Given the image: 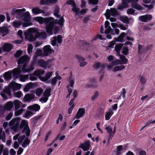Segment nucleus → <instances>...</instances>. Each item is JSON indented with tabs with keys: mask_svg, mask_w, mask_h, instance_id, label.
I'll use <instances>...</instances> for the list:
<instances>
[{
	"mask_svg": "<svg viewBox=\"0 0 155 155\" xmlns=\"http://www.w3.org/2000/svg\"><path fill=\"white\" fill-rule=\"evenodd\" d=\"M19 121L17 118L12 119L9 123V125L12 126V129L15 131L19 125Z\"/></svg>",
	"mask_w": 155,
	"mask_h": 155,
	"instance_id": "nucleus-8",
	"label": "nucleus"
},
{
	"mask_svg": "<svg viewBox=\"0 0 155 155\" xmlns=\"http://www.w3.org/2000/svg\"><path fill=\"white\" fill-rule=\"evenodd\" d=\"M21 72L20 68H15L12 71H8L5 73L4 77L6 80H10L12 78V75L16 78L17 75Z\"/></svg>",
	"mask_w": 155,
	"mask_h": 155,
	"instance_id": "nucleus-6",
	"label": "nucleus"
},
{
	"mask_svg": "<svg viewBox=\"0 0 155 155\" xmlns=\"http://www.w3.org/2000/svg\"><path fill=\"white\" fill-rule=\"evenodd\" d=\"M48 99V98H47L45 97H44L39 99V101L41 102L45 103L47 102Z\"/></svg>",
	"mask_w": 155,
	"mask_h": 155,
	"instance_id": "nucleus-61",
	"label": "nucleus"
},
{
	"mask_svg": "<svg viewBox=\"0 0 155 155\" xmlns=\"http://www.w3.org/2000/svg\"><path fill=\"white\" fill-rule=\"evenodd\" d=\"M127 13L128 14L133 15H136L137 14V13H135V10L132 8H130L128 9L127 11Z\"/></svg>",
	"mask_w": 155,
	"mask_h": 155,
	"instance_id": "nucleus-53",
	"label": "nucleus"
},
{
	"mask_svg": "<svg viewBox=\"0 0 155 155\" xmlns=\"http://www.w3.org/2000/svg\"><path fill=\"white\" fill-rule=\"evenodd\" d=\"M14 96L18 98H20L22 96V94L21 91H18L14 93Z\"/></svg>",
	"mask_w": 155,
	"mask_h": 155,
	"instance_id": "nucleus-57",
	"label": "nucleus"
},
{
	"mask_svg": "<svg viewBox=\"0 0 155 155\" xmlns=\"http://www.w3.org/2000/svg\"><path fill=\"white\" fill-rule=\"evenodd\" d=\"M90 146V141L89 140H87L83 143H81L78 147L81 148L84 151H87L84 155H89L90 152L88 150L89 149Z\"/></svg>",
	"mask_w": 155,
	"mask_h": 155,
	"instance_id": "nucleus-7",
	"label": "nucleus"
},
{
	"mask_svg": "<svg viewBox=\"0 0 155 155\" xmlns=\"http://www.w3.org/2000/svg\"><path fill=\"white\" fill-rule=\"evenodd\" d=\"M134 2L132 4V7L139 10H141L142 9V7L140 5L136 3V2Z\"/></svg>",
	"mask_w": 155,
	"mask_h": 155,
	"instance_id": "nucleus-35",
	"label": "nucleus"
},
{
	"mask_svg": "<svg viewBox=\"0 0 155 155\" xmlns=\"http://www.w3.org/2000/svg\"><path fill=\"white\" fill-rule=\"evenodd\" d=\"M110 23L108 21H106L105 23V27L106 29L105 31V33L106 34L108 33L111 30V28L109 26Z\"/></svg>",
	"mask_w": 155,
	"mask_h": 155,
	"instance_id": "nucleus-27",
	"label": "nucleus"
},
{
	"mask_svg": "<svg viewBox=\"0 0 155 155\" xmlns=\"http://www.w3.org/2000/svg\"><path fill=\"white\" fill-rule=\"evenodd\" d=\"M35 95L33 94H27L24 97L23 100L25 101H30L35 99Z\"/></svg>",
	"mask_w": 155,
	"mask_h": 155,
	"instance_id": "nucleus-21",
	"label": "nucleus"
},
{
	"mask_svg": "<svg viewBox=\"0 0 155 155\" xmlns=\"http://www.w3.org/2000/svg\"><path fill=\"white\" fill-rule=\"evenodd\" d=\"M13 140H18V142L19 144H21L23 147L25 148L29 145L30 140L27 137H26L25 135H21L20 134H18L15 135L13 137Z\"/></svg>",
	"mask_w": 155,
	"mask_h": 155,
	"instance_id": "nucleus-5",
	"label": "nucleus"
},
{
	"mask_svg": "<svg viewBox=\"0 0 155 155\" xmlns=\"http://www.w3.org/2000/svg\"><path fill=\"white\" fill-rule=\"evenodd\" d=\"M122 46L123 45L122 44H120L116 45L115 47V49L118 55L119 54H120V50Z\"/></svg>",
	"mask_w": 155,
	"mask_h": 155,
	"instance_id": "nucleus-45",
	"label": "nucleus"
},
{
	"mask_svg": "<svg viewBox=\"0 0 155 155\" xmlns=\"http://www.w3.org/2000/svg\"><path fill=\"white\" fill-rule=\"evenodd\" d=\"M120 20L125 24L129 23V19L127 16H122L120 17Z\"/></svg>",
	"mask_w": 155,
	"mask_h": 155,
	"instance_id": "nucleus-44",
	"label": "nucleus"
},
{
	"mask_svg": "<svg viewBox=\"0 0 155 155\" xmlns=\"http://www.w3.org/2000/svg\"><path fill=\"white\" fill-rule=\"evenodd\" d=\"M99 96V93L98 91L95 92L93 95L91 97V99L92 101H95Z\"/></svg>",
	"mask_w": 155,
	"mask_h": 155,
	"instance_id": "nucleus-33",
	"label": "nucleus"
},
{
	"mask_svg": "<svg viewBox=\"0 0 155 155\" xmlns=\"http://www.w3.org/2000/svg\"><path fill=\"white\" fill-rule=\"evenodd\" d=\"M9 89V87L8 88L6 87L4 89L2 92L10 95H11V93Z\"/></svg>",
	"mask_w": 155,
	"mask_h": 155,
	"instance_id": "nucleus-55",
	"label": "nucleus"
},
{
	"mask_svg": "<svg viewBox=\"0 0 155 155\" xmlns=\"http://www.w3.org/2000/svg\"><path fill=\"white\" fill-rule=\"evenodd\" d=\"M145 48L141 45H139L138 46V52L140 54H142L145 51Z\"/></svg>",
	"mask_w": 155,
	"mask_h": 155,
	"instance_id": "nucleus-46",
	"label": "nucleus"
},
{
	"mask_svg": "<svg viewBox=\"0 0 155 155\" xmlns=\"http://www.w3.org/2000/svg\"><path fill=\"white\" fill-rule=\"evenodd\" d=\"M5 134L4 131L2 132V128H0V139H2L3 142L5 141Z\"/></svg>",
	"mask_w": 155,
	"mask_h": 155,
	"instance_id": "nucleus-38",
	"label": "nucleus"
},
{
	"mask_svg": "<svg viewBox=\"0 0 155 155\" xmlns=\"http://www.w3.org/2000/svg\"><path fill=\"white\" fill-rule=\"evenodd\" d=\"M28 75H21L20 77V80L21 81L24 82L28 79Z\"/></svg>",
	"mask_w": 155,
	"mask_h": 155,
	"instance_id": "nucleus-51",
	"label": "nucleus"
},
{
	"mask_svg": "<svg viewBox=\"0 0 155 155\" xmlns=\"http://www.w3.org/2000/svg\"><path fill=\"white\" fill-rule=\"evenodd\" d=\"M22 51L21 50L17 51L14 54V56L16 58L18 57L22 54Z\"/></svg>",
	"mask_w": 155,
	"mask_h": 155,
	"instance_id": "nucleus-60",
	"label": "nucleus"
},
{
	"mask_svg": "<svg viewBox=\"0 0 155 155\" xmlns=\"http://www.w3.org/2000/svg\"><path fill=\"white\" fill-rule=\"evenodd\" d=\"M23 131L25 132V134L27 137L29 136L30 134V131L29 127H28L25 128H24Z\"/></svg>",
	"mask_w": 155,
	"mask_h": 155,
	"instance_id": "nucleus-54",
	"label": "nucleus"
},
{
	"mask_svg": "<svg viewBox=\"0 0 155 155\" xmlns=\"http://www.w3.org/2000/svg\"><path fill=\"white\" fill-rule=\"evenodd\" d=\"M31 11L32 13L34 15H37L43 12V10L40 9L38 7H35L33 8L31 10Z\"/></svg>",
	"mask_w": 155,
	"mask_h": 155,
	"instance_id": "nucleus-24",
	"label": "nucleus"
},
{
	"mask_svg": "<svg viewBox=\"0 0 155 155\" xmlns=\"http://www.w3.org/2000/svg\"><path fill=\"white\" fill-rule=\"evenodd\" d=\"M12 25L14 27L18 28L22 24V22L20 21H15L12 23Z\"/></svg>",
	"mask_w": 155,
	"mask_h": 155,
	"instance_id": "nucleus-39",
	"label": "nucleus"
},
{
	"mask_svg": "<svg viewBox=\"0 0 155 155\" xmlns=\"http://www.w3.org/2000/svg\"><path fill=\"white\" fill-rule=\"evenodd\" d=\"M85 110L83 108H79L78 111L75 117L78 119L82 117L85 114Z\"/></svg>",
	"mask_w": 155,
	"mask_h": 155,
	"instance_id": "nucleus-18",
	"label": "nucleus"
},
{
	"mask_svg": "<svg viewBox=\"0 0 155 155\" xmlns=\"http://www.w3.org/2000/svg\"><path fill=\"white\" fill-rule=\"evenodd\" d=\"M33 20L40 24L45 23L46 24V31L50 35L53 34L52 30L54 27V24H58L62 26L64 21L62 17L60 18L59 21L58 19L54 20L52 17L44 18L41 17H35L33 18Z\"/></svg>",
	"mask_w": 155,
	"mask_h": 155,
	"instance_id": "nucleus-1",
	"label": "nucleus"
},
{
	"mask_svg": "<svg viewBox=\"0 0 155 155\" xmlns=\"http://www.w3.org/2000/svg\"><path fill=\"white\" fill-rule=\"evenodd\" d=\"M33 47L32 45L29 44L28 45V54H30L31 53L33 49Z\"/></svg>",
	"mask_w": 155,
	"mask_h": 155,
	"instance_id": "nucleus-58",
	"label": "nucleus"
},
{
	"mask_svg": "<svg viewBox=\"0 0 155 155\" xmlns=\"http://www.w3.org/2000/svg\"><path fill=\"white\" fill-rule=\"evenodd\" d=\"M34 113L31 111H28L25 114L24 117L27 119L29 118L30 117L32 116Z\"/></svg>",
	"mask_w": 155,
	"mask_h": 155,
	"instance_id": "nucleus-42",
	"label": "nucleus"
},
{
	"mask_svg": "<svg viewBox=\"0 0 155 155\" xmlns=\"http://www.w3.org/2000/svg\"><path fill=\"white\" fill-rule=\"evenodd\" d=\"M57 81V78L56 77H54L53 78L51 79V80L49 81H50V83L51 84L54 86L56 84ZM48 82V81L47 82V83Z\"/></svg>",
	"mask_w": 155,
	"mask_h": 155,
	"instance_id": "nucleus-52",
	"label": "nucleus"
},
{
	"mask_svg": "<svg viewBox=\"0 0 155 155\" xmlns=\"http://www.w3.org/2000/svg\"><path fill=\"white\" fill-rule=\"evenodd\" d=\"M24 110L22 109H20L19 110H15V116H18L21 114L23 112Z\"/></svg>",
	"mask_w": 155,
	"mask_h": 155,
	"instance_id": "nucleus-56",
	"label": "nucleus"
},
{
	"mask_svg": "<svg viewBox=\"0 0 155 155\" xmlns=\"http://www.w3.org/2000/svg\"><path fill=\"white\" fill-rule=\"evenodd\" d=\"M59 11V8L58 6H56L54 10V15L57 18L60 17V15L58 14Z\"/></svg>",
	"mask_w": 155,
	"mask_h": 155,
	"instance_id": "nucleus-49",
	"label": "nucleus"
},
{
	"mask_svg": "<svg viewBox=\"0 0 155 155\" xmlns=\"http://www.w3.org/2000/svg\"><path fill=\"white\" fill-rule=\"evenodd\" d=\"M9 30L6 27L0 28V34L2 37L6 35L8 32Z\"/></svg>",
	"mask_w": 155,
	"mask_h": 155,
	"instance_id": "nucleus-20",
	"label": "nucleus"
},
{
	"mask_svg": "<svg viewBox=\"0 0 155 155\" xmlns=\"http://www.w3.org/2000/svg\"><path fill=\"white\" fill-rule=\"evenodd\" d=\"M122 146L120 145L117 147V150L116 151V155H120L122 153L121 150H123Z\"/></svg>",
	"mask_w": 155,
	"mask_h": 155,
	"instance_id": "nucleus-43",
	"label": "nucleus"
},
{
	"mask_svg": "<svg viewBox=\"0 0 155 155\" xmlns=\"http://www.w3.org/2000/svg\"><path fill=\"white\" fill-rule=\"evenodd\" d=\"M49 60L45 61L43 59L39 60L37 62V64L41 67L46 68L47 66L49 67H50L49 65Z\"/></svg>",
	"mask_w": 155,
	"mask_h": 155,
	"instance_id": "nucleus-15",
	"label": "nucleus"
},
{
	"mask_svg": "<svg viewBox=\"0 0 155 155\" xmlns=\"http://www.w3.org/2000/svg\"><path fill=\"white\" fill-rule=\"evenodd\" d=\"M118 55L120 57V58L121 60V64H126L127 62L128 59L125 58V56L120 54H119Z\"/></svg>",
	"mask_w": 155,
	"mask_h": 155,
	"instance_id": "nucleus-28",
	"label": "nucleus"
},
{
	"mask_svg": "<svg viewBox=\"0 0 155 155\" xmlns=\"http://www.w3.org/2000/svg\"><path fill=\"white\" fill-rule=\"evenodd\" d=\"M140 82L142 84H143L146 83V80L143 76H141L140 78Z\"/></svg>",
	"mask_w": 155,
	"mask_h": 155,
	"instance_id": "nucleus-62",
	"label": "nucleus"
},
{
	"mask_svg": "<svg viewBox=\"0 0 155 155\" xmlns=\"http://www.w3.org/2000/svg\"><path fill=\"white\" fill-rule=\"evenodd\" d=\"M112 64L114 66L118 64H121L120 60L117 59H114V61H112Z\"/></svg>",
	"mask_w": 155,
	"mask_h": 155,
	"instance_id": "nucleus-48",
	"label": "nucleus"
},
{
	"mask_svg": "<svg viewBox=\"0 0 155 155\" xmlns=\"http://www.w3.org/2000/svg\"><path fill=\"white\" fill-rule=\"evenodd\" d=\"M152 18V16L151 15L147 14L140 16L139 19L141 21L147 22L151 20Z\"/></svg>",
	"mask_w": 155,
	"mask_h": 155,
	"instance_id": "nucleus-11",
	"label": "nucleus"
},
{
	"mask_svg": "<svg viewBox=\"0 0 155 155\" xmlns=\"http://www.w3.org/2000/svg\"><path fill=\"white\" fill-rule=\"evenodd\" d=\"M28 127V123L27 121L25 120H22L21 121L20 127L21 129L23 128H25Z\"/></svg>",
	"mask_w": 155,
	"mask_h": 155,
	"instance_id": "nucleus-29",
	"label": "nucleus"
},
{
	"mask_svg": "<svg viewBox=\"0 0 155 155\" xmlns=\"http://www.w3.org/2000/svg\"><path fill=\"white\" fill-rule=\"evenodd\" d=\"M128 51V48L127 47H124L123 48L122 53L124 55H127Z\"/></svg>",
	"mask_w": 155,
	"mask_h": 155,
	"instance_id": "nucleus-59",
	"label": "nucleus"
},
{
	"mask_svg": "<svg viewBox=\"0 0 155 155\" xmlns=\"http://www.w3.org/2000/svg\"><path fill=\"white\" fill-rule=\"evenodd\" d=\"M106 16L108 18H110L111 16H114L118 14L117 11L115 8H113L110 10L107 9L106 10Z\"/></svg>",
	"mask_w": 155,
	"mask_h": 155,
	"instance_id": "nucleus-10",
	"label": "nucleus"
},
{
	"mask_svg": "<svg viewBox=\"0 0 155 155\" xmlns=\"http://www.w3.org/2000/svg\"><path fill=\"white\" fill-rule=\"evenodd\" d=\"M74 79L73 78H72L71 75L70 76L69 79V85L68 86H71V88L73 87V85L74 83Z\"/></svg>",
	"mask_w": 155,
	"mask_h": 155,
	"instance_id": "nucleus-47",
	"label": "nucleus"
},
{
	"mask_svg": "<svg viewBox=\"0 0 155 155\" xmlns=\"http://www.w3.org/2000/svg\"><path fill=\"white\" fill-rule=\"evenodd\" d=\"M34 85L33 84L30 82L26 84L24 89V91L26 92H27L31 89L33 88L34 87Z\"/></svg>",
	"mask_w": 155,
	"mask_h": 155,
	"instance_id": "nucleus-25",
	"label": "nucleus"
},
{
	"mask_svg": "<svg viewBox=\"0 0 155 155\" xmlns=\"http://www.w3.org/2000/svg\"><path fill=\"white\" fill-rule=\"evenodd\" d=\"M52 74V72H48L46 74L45 77L40 76L39 78L41 81L45 82L47 81L50 78Z\"/></svg>",
	"mask_w": 155,
	"mask_h": 155,
	"instance_id": "nucleus-19",
	"label": "nucleus"
},
{
	"mask_svg": "<svg viewBox=\"0 0 155 155\" xmlns=\"http://www.w3.org/2000/svg\"><path fill=\"white\" fill-rule=\"evenodd\" d=\"M51 44L53 46H55L56 45V41L58 43L61 44L62 41V37L61 35H58L57 37H54L51 38Z\"/></svg>",
	"mask_w": 155,
	"mask_h": 155,
	"instance_id": "nucleus-14",
	"label": "nucleus"
},
{
	"mask_svg": "<svg viewBox=\"0 0 155 155\" xmlns=\"http://www.w3.org/2000/svg\"><path fill=\"white\" fill-rule=\"evenodd\" d=\"M93 67L95 69L101 68L102 70H103L105 68V66L103 63L100 62H96L93 65Z\"/></svg>",
	"mask_w": 155,
	"mask_h": 155,
	"instance_id": "nucleus-23",
	"label": "nucleus"
},
{
	"mask_svg": "<svg viewBox=\"0 0 155 155\" xmlns=\"http://www.w3.org/2000/svg\"><path fill=\"white\" fill-rule=\"evenodd\" d=\"M8 87L10 89L15 91L20 90L21 87V85L14 81H12L9 84Z\"/></svg>",
	"mask_w": 155,
	"mask_h": 155,
	"instance_id": "nucleus-9",
	"label": "nucleus"
},
{
	"mask_svg": "<svg viewBox=\"0 0 155 155\" xmlns=\"http://www.w3.org/2000/svg\"><path fill=\"white\" fill-rule=\"evenodd\" d=\"M106 129L107 130V133L109 134H111L112 129L110 126H107L106 127Z\"/></svg>",
	"mask_w": 155,
	"mask_h": 155,
	"instance_id": "nucleus-64",
	"label": "nucleus"
},
{
	"mask_svg": "<svg viewBox=\"0 0 155 155\" xmlns=\"http://www.w3.org/2000/svg\"><path fill=\"white\" fill-rule=\"evenodd\" d=\"M40 106L37 104H35L32 106H29L28 107V109L35 111H38L40 110Z\"/></svg>",
	"mask_w": 155,
	"mask_h": 155,
	"instance_id": "nucleus-22",
	"label": "nucleus"
},
{
	"mask_svg": "<svg viewBox=\"0 0 155 155\" xmlns=\"http://www.w3.org/2000/svg\"><path fill=\"white\" fill-rule=\"evenodd\" d=\"M72 10L77 15H81L85 13L86 12V9H83L81 11H80L79 9L76 6H74L72 8Z\"/></svg>",
	"mask_w": 155,
	"mask_h": 155,
	"instance_id": "nucleus-17",
	"label": "nucleus"
},
{
	"mask_svg": "<svg viewBox=\"0 0 155 155\" xmlns=\"http://www.w3.org/2000/svg\"><path fill=\"white\" fill-rule=\"evenodd\" d=\"M67 3L68 5H72L73 6V8L75 6V3L74 2V1H73V0H69L67 2Z\"/></svg>",
	"mask_w": 155,
	"mask_h": 155,
	"instance_id": "nucleus-63",
	"label": "nucleus"
},
{
	"mask_svg": "<svg viewBox=\"0 0 155 155\" xmlns=\"http://www.w3.org/2000/svg\"><path fill=\"white\" fill-rule=\"evenodd\" d=\"M43 54L45 56H47L50 55L52 52H54V50L51 48L49 45H47L43 48Z\"/></svg>",
	"mask_w": 155,
	"mask_h": 155,
	"instance_id": "nucleus-13",
	"label": "nucleus"
},
{
	"mask_svg": "<svg viewBox=\"0 0 155 155\" xmlns=\"http://www.w3.org/2000/svg\"><path fill=\"white\" fill-rule=\"evenodd\" d=\"M25 38L29 42L35 41L39 37L43 39H45L47 38V34L45 31L39 33L35 28H30L27 31L24 33Z\"/></svg>",
	"mask_w": 155,
	"mask_h": 155,
	"instance_id": "nucleus-2",
	"label": "nucleus"
},
{
	"mask_svg": "<svg viewBox=\"0 0 155 155\" xmlns=\"http://www.w3.org/2000/svg\"><path fill=\"white\" fill-rule=\"evenodd\" d=\"M119 29L117 28H114L113 29L111 30L109 33H110L111 34L113 35H115V34L118 35L119 34Z\"/></svg>",
	"mask_w": 155,
	"mask_h": 155,
	"instance_id": "nucleus-50",
	"label": "nucleus"
},
{
	"mask_svg": "<svg viewBox=\"0 0 155 155\" xmlns=\"http://www.w3.org/2000/svg\"><path fill=\"white\" fill-rule=\"evenodd\" d=\"M51 89L50 88L46 89L45 91L43 93V95L44 97H45L47 98H48L50 95V92Z\"/></svg>",
	"mask_w": 155,
	"mask_h": 155,
	"instance_id": "nucleus-40",
	"label": "nucleus"
},
{
	"mask_svg": "<svg viewBox=\"0 0 155 155\" xmlns=\"http://www.w3.org/2000/svg\"><path fill=\"white\" fill-rule=\"evenodd\" d=\"M13 46L9 44H5L3 46V49L4 51H9L12 49Z\"/></svg>",
	"mask_w": 155,
	"mask_h": 155,
	"instance_id": "nucleus-26",
	"label": "nucleus"
},
{
	"mask_svg": "<svg viewBox=\"0 0 155 155\" xmlns=\"http://www.w3.org/2000/svg\"><path fill=\"white\" fill-rule=\"evenodd\" d=\"M128 6L127 4L125 2H122L119 4L118 6V9H121L127 7Z\"/></svg>",
	"mask_w": 155,
	"mask_h": 155,
	"instance_id": "nucleus-41",
	"label": "nucleus"
},
{
	"mask_svg": "<svg viewBox=\"0 0 155 155\" xmlns=\"http://www.w3.org/2000/svg\"><path fill=\"white\" fill-rule=\"evenodd\" d=\"M76 58L78 60V61L79 63L80 67H83L87 64V62L85 61V59L82 57L77 55L76 56Z\"/></svg>",
	"mask_w": 155,
	"mask_h": 155,
	"instance_id": "nucleus-16",
	"label": "nucleus"
},
{
	"mask_svg": "<svg viewBox=\"0 0 155 155\" xmlns=\"http://www.w3.org/2000/svg\"><path fill=\"white\" fill-rule=\"evenodd\" d=\"M43 92V90L41 88H38L34 90V93H35L36 95L38 97L40 96L42 94Z\"/></svg>",
	"mask_w": 155,
	"mask_h": 155,
	"instance_id": "nucleus-37",
	"label": "nucleus"
},
{
	"mask_svg": "<svg viewBox=\"0 0 155 155\" xmlns=\"http://www.w3.org/2000/svg\"><path fill=\"white\" fill-rule=\"evenodd\" d=\"M26 10L23 8L21 9H14L12 10V13L14 14H17L18 16L16 18H19L20 17H23L24 18L23 20L26 22L23 23L22 26L23 27H26L32 25V22H30V14L28 12H25Z\"/></svg>",
	"mask_w": 155,
	"mask_h": 155,
	"instance_id": "nucleus-3",
	"label": "nucleus"
},
{
	"mask_svg": "<svg viewBox=\"0 0 155 155\" xmlns=\"http://www.w3.org/2000/svg\"><path fill=\"white\" fill-rule=\"evenodd\" d=\"M114 112L110 109H109V111L107 112L105 115V119L106 120H108L111 117L113 114Z\"/></svg>",
	"mask_w": 155,
	"mask_h": 155,
	"instance_id": "nucleus-30",
	"label": "nucleus"
},
{
	"mask_svg": "<svg viewBox=\"0 0 155 155\" xmlns=\"http://www.w3.org/2000/svg\"><path fill=\"white\" fill-rule=\"evenodd\" d=\"M14 103L15 105V110H18L20 107L22 103L18 100H15L14 101Z\"/></svg>",
	"mask_w": 155,
	"mask_h": 155,
	"instance_id": "nucleus-31",
	"label": "nucleus"
},
{
	"mask_svg": "<svg viewBox=\"0 0 155 155\" xmlns=\"http://www.w3.org/2000/svg\"><path fill=\"white\" fill-rule=\"evenodd\" d=\"M30 60V57L27 55H23L20 58L18 61V64H24V65L22 68V70L23 72H29L30 71L34 69V63H32L30 67V68H27L26 67V64L28 63Z\"/></svg>",
	"mask_w": 155,
	"mask_h": 155,
	"instance_id": "nucleus-4",
	"label": "nucleus"
},
{
	"mask_svg": "<svg viewBox=\"0 0 155 155\" xmlns=\"http://www.w3.org/2000/svg\"><path fill=\"white\" fill-rule=\"evenodd\" d=\"M13 107V103L12 101H9L5 104L3 109H2L0 110V112H1V113L3 114L5 111V110H10Z\"/></svg>",
	"mask_w": 155,
	"mask_h": 155,
	"instance_id": "nucleus-12",
	"label": "nucleus"
},
{
	"mask_svg": "<svg viewBox=\"0 0 155 155\" xmlns=\"http://www.w3.org/2000/svg\"><path fill=\"white\" fill-rule=\"evenodd\" d=\"M45 73V71L41 70H38L35 71L34 72V74L37 76H41V75Z\"/></svg>",
	"mask_w": 155,
	"mask_h": 155,
	"instance_id": "nucleus-36",
	"label": "nucleus"
},
{
	"mask_svg": "<svg viewBox=\"0 0 155 155\" xmlns=\"http://www.w3.org/2000/svg\"><path fill=\"white\" fill-rule=\"evenodd\" d=\"M125 68V66L123 65L116 66L113 68V71L114 72H115L118 71H121L124 69Z\"/></svg>",
	"mask_w": 155,
	"mask_h": 155,
	"instance_id": "nucleus-32",
	"label": "nucleus"
},
{
	"mask_svg": "<svg viewBox=\"0 0 155 155\" xmlns=\"http://www.w3.org/2000/svg\"><path fill=\"white\" fill-rule=\"evenodd\" d=\"M89 82L93 88H96L98 87L96 81L94 79H91L89 80Z\"/></svg>",
	"mask_w": 155,
	"mask_h": 155,
	"instance_id": "nucleus-34",
	"label": "nucleus"
}]
</instances>
